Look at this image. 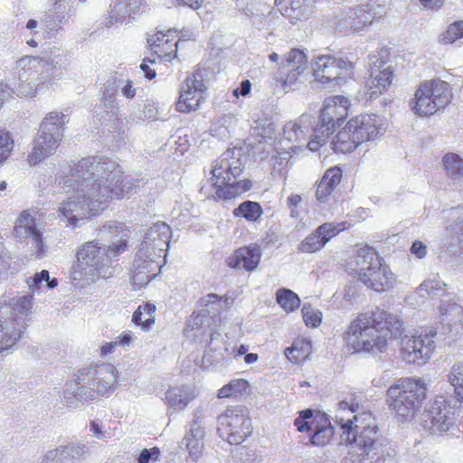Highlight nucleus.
<instances>
[{"instance_id": "6e6d98bb", "label": "nucleus", "mask_w": 463, "mask_h": 463, "mask_svg": "<svg viewBox=\"0 0 463 463\" xmlns=\"http://www.w3.org/2000/svg\"><path fill=\"white\" fill-rule=\"evenodd\" d=\"M463 37V21H457L451 24L447 31L441 35L440 42L444 44L453 43Z\"/></svg>"}, {"instance_id": "338daca9", "label": "nucleus", "mask_w": 463, "mask_h": 463, "mask_svg": "<svg viewBox=\"0 0 463 463\" xmlns=\"http://www.w3.org/2000/svg\"><path fill=\"white\" fill-rule=\"evenodd\" d=\"M102 102L106 109H110L109 112L112 114V116L118 115V106L117 102V98L114 93L109 92V90L104 91Z\"/></svg>"}, {"instance_id": "f3484780", "label": "nucleus", "mask_w": 463, "mask_h": 463, "mask_svg": "<svg viewBox=\"0 0 463 463\" xmlns=\"http://www.w3.org/2000/svg\"><path fill=\"white\" fill-rule=\"evenodd\" d=\"M206 86L203 82V74L196 71L189 75L180 90L179 99L176 102V109L180 112L195 110L204 99Z\"/></svg>"}, {"instance_id": "e433bc0d", "label": "nucleus", "mask_w": 463, "mask_h": 463, "mask_svg": "<svg viewBox=\"0 0 463 463\" xmlns=\"http://www.w3.org/2000/svg\"><path fill=\"white\" fill-rule=\"evenodd\" d=\"M236 8L246 16L254 20L255 23L261 24V18L266 12L271 14L266 4L257 2V0H236Z\"/></svg>"}, {"instance_id": "de8ad7c7", "label": "nucleus", "mask_w": 463, "mask_h": 463, "mask_svg": "<svg viewBox=\"0 0 463 463\" xmlns=\"http://www.w3.org/2000/svg\"><path fill=\"white\" fill-rule=\"evenodd\" d=\"M250 384L244 379H234L222 387L218 392L219 398H229L243 394L249 389Z\"/></svg>"}, {"instance_id": "79ce46f5", "label": "nucleus", "mask_w": 463, "mask_h": 463, "mask_svg": "<svg viewBox=\"0 0 463 463\" xmlns=\"http://www.w3.org/2000/svg\"><path fill=\"white\" fill-rule=\"evenodd\" d=\"M251 187V183L249 180H243L241 182L233 180L230 185L224 187L216 188V195L219 199H231L233 198L248 190Z\"/></svg>"}, {"instance_id": "13d9d810", "label": "nucleus", "mask_w": 463, "mask_h": 463, "mask_svg": "<svg viewBox=\"0 0 463 463\" xmlns=\"http://www.w3.org/2000/svg\"><path fill=\"white\" fill-rule=\"evenodd\" d=\"M334 435V427L330 424L326 427L317 429L311 437V443L316 446L326 445Z\"/></svg>"}, {"instance_id": "473e14b6", "label": "nucleus", "mask_w": 463, "mask_h": 463, "mask_svg": "<svg viewBox=\"0 0 463 463\" xmlns=\"http://www.w3.org/2000/svg\"><path fill=\"white\" fill-rule=\"evenodd\" d=\"M194 398L191 386L186 384L170 387L165 392V402L169 409L175 411L184 410Z\"/></svg>"}, {"instance_id": "6e6552de", "label": "nucleus", "mask_w": 463, "mask_h": 463, "mask_svg": "<svg viewBox=\"0 0 463 463\" xmlns=\"http://www.w3.org/2000/svg\"><path fill=\"white\" fill-rule=\"evenodd\" d=\"M349 100L344 96H333L325 99L320 113L319 123L313 129L312 138L307 143L311 151H317L324 146L336 124H340L348 115Z\"/></svg>"}, {"instance_id": "8fccbe9b", "label": "nucleus", "mask_w": 463, "mask_h": 463, "mask_svg": "<svg viewBox=\"0 0 463 463\" xmlns=\"http://www.w3.org/2000/svg\"><path fill=\"white\" fill-rule=\"evenodd\" d=\"M233 213L237 216L241 215L248 221L254 222L260 216L262 210L258 203L246 201L235 208Z\"/></svg>"}, {"instance_id": "c03bdc74", "label": "nucleus", "mask_w": 463, "mask_h": 463, "mask_svg": "<svg viewBox=\"0 0 463 463\" xmlns=\"http://www.w3.org/2000/svg\"><path fill=\"white\" fill-rule=\"evenodd\" d=\"M447 377L449 384L454 388L458 401L463 402V363L454 364Z\"/></svg>"}, {"instance_id": "cd10ccee", "label": "nucleus", "mask_w": 463, "mask_h": 463, "mask_svg": "<svg viewBox=\"0 0 463 463\" xmlns=\"http://www.w3.org/2000/svg\"><path fill=\"white\" fill-rule=\"evenodd\" d=\"M260 258V247L257 244H250L248 247L237 250L234 254L227 260V264L232 269H245L250 272L257 269Z\"/></svg>"}, {"instance_id": "2eb2a0df", "label": "nucleus", "mask_w": 463, "mask_h": 463, "mask_svg": "<svg viewBox=\"0 0 463 463\" xmlns=\"http://www.w3.org/2000/svg\"><path fill=\"white\" fill-rule=\"evenodd\" d=\"M17 69L19 70L17 78L12 75L0 82V104L14 94L27 98L34 96L37 91L38 82L32 71Z\"/></svg>"}, {"instance_id": "a18cd8bd", "label": "nucleus", "mask_w": 463, "mask_h": 463, "mask_svg": "<svg viewBox=\"0 0 463 463\" xmlns=\"http://www.w3.org/2000/svg\"><path fill=\"white\" fill-rule=\"evenodd\" d=\"M446 216L449 218L453 223L449 224L447 229L453 233L458 242H463V211L461 208H451L445 212Z\"/></svg>"}, {"instance_id": "7ed1b4c3", "label": "nucleus", "mask_w": 463, "mask_h": 463, "mask_svg": "<svg viewBox=\"0 0 463 463\" xmlns=\"http://www.w3.org/2000/svg\"><path fill=\"white\" fill-rule=\"evenodd\" d=\"M403 321L398 315L376 307L360 313L354 318L344 334L348 350L380 356L387 352L392 339L402 337Z\"/></svg>"}, {"instance_id": "864d4df0", "label": "nucleus", "mask_w": 463, "mask_h": 463, "mask_svg": "<svg viewBox=\"0 0 463 463\" xmlns=\"http://www.w3.org/2000/svg\"><path fill=\"white\" fill-rule=\"evenodd\" d=\"M70 463H75L76 460L84 459L89 455V448L85 444H69L61 446Z\"/></svg>"}, {"instance_id": "37998d69", "label": "nucleus", "mask_w": 463, "mask_h": 463, "mask_svg": "<svg viewBox=\"0 0 463 463\" xmlns=\"http://www.w3.org/2000/svg\"><path fill=\"white\" fill-rule=\"evenodd\" d=\"M130 16L131 14L124 0H116L111 10L109 12V16L104 22V24L109 27L115 24H123Z\"/></svg>"}, {"instance_id": "09e8293b", "label": "nucleus", "mask_w": 463, "mask_h": 463, "mask_svg": "<svg viewBox=\"0 0 463 463\" xmlns=\"http://www.w3.org/2000/svg\"><path fill=\"white\" fill-rule=\"evenodd\" d=\"M284 66L287 69L307 70L308 60L306 53L299 49H292L286 55Z\"/></svg>"}, {"instance_id": "a211bd4d", "label": "nucleus", "mask_w": 463, "mask_h": 463, "mask_svg": "<svg viewBox=\"0 0 463 463\" xmlns=\"http://www.w3.org/2000/svg\"><path fill=\"white\" fill-rule=\"evenodd\" d=\"M162 257L163 255H159L156 251L137 250L131 266L133 283L139 287L148 284L159 273Z\"/></svg>"}, {"instance_id": "4be33fe9", "label": "nucleus", "mask_w": 463, "mask_h": 463, "mask_svg": "<svg viewBox=\"0 0 463 463\" xmlns=\"http://www.w3.org/2000/svg\"><path fill=\"white\" fill-rule=\"evenodd\" d=\"M76 9L72 0H55L51 13L44 15L43 23L47 33L53 37L62 31V25L69 24Z\"/></svg>"}, {"instance_id": "680f3d73", "label": "nucleus", "mask_w": 463, "mask_h": 463, "mask_svg": "<svg viewBox=\"0 0 463 463\" xmlns=\"http://www.w3.org/2000/svg\"><path fill=\"white\" fill-rule=\"evenodd\" d=\"M303 319L307 326L317 327L321 323L322 313L311 307L310 306H304L302 307Z\"/></svg>"}, {"instance_id": "5fc2aeb1", "label": "nucleus", "mask_w": 463, "mask_h": 463, "mask_svg": "<svg viewBox=\"0 0 463 463\" xmlns=\"http://www.w3.org/2000/svg\"><path fill=\"white\" fill-rule=\"evenodd\" d=\"M173 39L167 36L166 40L162 43V46L157 47L153 52L157 55L160 59H165V61H171L173 58L176 57L178 42L171 43Z\"/></svg>"}, {"instance_id": "4468645a", "label": "nucleus", "mask_w": 463, "mask_h": 463, "mask_svg": "<svg viewBox=\"0 0 463 463\" xmlns=\"http://www.w3.org/2000/svg\"><path fill=\"white\" fill-rule=\"evenodd\" d=\"M311 68L317 82L324 86H330L337 82L344 71H351L354 64L350 61L331 55H317L311 61Z\"/></svg>"}, {"instance_id": "b1692460", "label": "nucleus", "mask_w": 463, "mask_h": 463, "mask_svg": "<svg viewBox=\"0 0 463 463\" xmlns=\"http://www.w3.org/2000/svg\"><path fill=\"white\" fill-rule=\"evenodd\" d=\"M171 229L165 222H156L144 232L138 250H150L162 255L168 248Z\"/></svg>"}, {"instance_id": "20e7f679", "label": "nucleus", "mask_w": 463, "mask_h": 463, "mask_svg": "<svg viewBox=\"0 0 463 463\" xmlns=\"http://www.w3.org/2000/svg\"><path fill=\"white\" fill-rule=\"evenodd\" d=\"M99 234L111 241L107 248L91 241L82 244L77 251L75 272L87 282L114 276L116 269L111 264L126 251L130 231L122 223L110 222L102 226Z\"/></svg>"}, {"instance_id": "603ef678", "label": "nucleus", "mask_w": 463, "mask_h": 463, "mask_svg": "<svg viewBox=\"0 0 463 463\" xmlns=\"http://www.w3.org/2000/svg\"><path fill=\"white\" fill-rule=\"evenodd\" d=\"M445 287L446 284L444 282L434 277L433 279H428L424 280L419 287V292L422 297H424V295L421 293L423 291H425L428 296H439L443 295L445 292Z\"/></svg>"}, {"instance_id": "a19ab883", "label": "nucleus", "mask_w": 463, "mask_h": 463, "mask_svg": "<svg viewBox=\"0 0 463 463\" xmlns=\"http://www.w3.org/2000/svg\"><path fill=\"white\" fill-rule=\"evenodd\" d=\"M155 311L156 307L153 304L147 303L143 306H139L133 314L132 321L143 330L147 331L155 323Z\"/></svg>"}, {"instance_id": "c756f323", "label": "nucleus", "mask_w": 463, "mask_h": 463, "mask_svg": "<svg viewBox=\"0 0 463 463\" xmlns=\"http://www.w3.org/2000/svg\"><path fill=\"white\" fill-rule=\"evenodd\" d=\"M32 298L29 295L14 298L11 301L12 311L8 316H3L5 320L11 321L14 329H21V337L26 329L25 318L32 308Z\"/></svg>"}, {"instance_id": "dca6fc26", "label": "nucleus", "mask_w": 463, "mask_h": 463, "mask_svg": "<svg viewBox=\"0 0 463 463\" xmlns=\"http://www.w3.org/2000/svg\"><path fill=\"white\" fill-rule=\"evenodd\" d=\"M16 67L31 70L40 88H49L56 84L62 76L61 71L51 59L24 56L16 62Z\"/></svg>"}, {"instance_id": "3c124183", "label": "nucleus", "mask_w": 463, "mask_h": 463, "mask_svg": "<svg viewBox=\"0 0 463 463\" xmlns=\"http://www.w3.org/2000/svg\"><path fill=\"white\" fill-rule=\"evenodd\" d=\"M43 282H46L49 288H54L58 285L56 279H50L49 271L45 269L27 280L28 287L33 293L41 289Z\"/></svg>"}, {"instance_id": "69168bd1", "label": "nucleus", "mask_w": 463, "mask_h": 463, "mask_svg": "<svg viewBox=\"0 0 463 463\" xmlns=\"http://www.w3.org/2000/svg\"><path fill=\"white\" fill-rule=\"evenodd\" d=\"M158 111L157 108L149 102H145L143 109L136 115V117L141 120H152L157 118Z\"/></svg>"}, {"instance_id": "f8f14e48", "label": "nucleus", "mask_w": 463, "mask_h": 463, "mask_svg": "<svg viewBox=\"0 0 463 463\" xmlns=\"http://www.w3.org/2000/svg\"><path fill=\"white\" fill-rule=\"evenodd\" d=\"M218 433L230 444L238 445L252 432L251 420L245 410L239 407L228 408L219 416Z\"/></svg>"}, {"instance_id": "bf43d9fd", "label": "nucleus", "mask_w": 463, "mask_h": 463, "mask_svg": "<svg viewBox=\"0 0 463 463\" xmlns=\"http://www.w3.org/2000/svg\"><path fill=\"white\" fill-rule=\"evenodd\" d=\"M14 147V141L9 134L0 128V163L5 161L11 154Z\"/></svg>"}, {"instance_id": "0eeeda50", "label": "nucleus", "mask_w": 463, "mask_h": 463, "mask_svg": "<svg viewBox=\"0 0 463 463\" xmlns=\"http://www.w3.org/2000/svg\"><path fill=\"white\" fill-rule=\"evenodd\" d=\"M67 117L63 113L52 111L43 119L33 151L28 155V163L35 165L51 156L57 150L63 137V127Z\"/></svg>"}, {"instance_id": "4c0bfd02", "label": "nucleus", "mask_w": 463, "mask_h": 463, "mask_svg": "<svg viewBox=\"0 0 463 463\" xmlns=\"http://www.w3.org/2000/svg\"><path fill=\"white\" fill-rule=\"evenodd\" d=\"M228 305V298L222 299L216 294H208L205 297L201 298L199 300V310L200 316H211L215 317L219 315Z\"/></svg>"}, {"instance_id": "6ab92c4d", "label": "nucleus", "mask_w": 463, "mask_h": 463, "mask_svg": "<svg viewBox=\"0 0 463 463\" xmlns=\"http://www.w3.org/2000/svg\"><path fill=\"white\" fill-rule=\"evenodd\" d=\"M349 128L354 131V137L362 145L382 137L387 129V122L378 115L364 114L350 119Z\"/></svg>"}, {"instance_id": "052dcab7", "label": "nucleus", "mask_w": 463, "mask_h": 463, "mask_svg": "<svg viewBox=\"0 0 463 463\" xmlns=\"http://www.w3.org/2000/svg\"><path fill=\"white\" fill-rule=\"evenodd\" d=\"M313 411L310 409L301 411L299 412V416L295 419L294 425L297 427L298 430L300 432L308 431L312 429V425L314 423L313 420Z\"/></svg>"}, {"instance_id": "f257e3e1", "label": "nucleus", "mask_w": 463, "mask_h": 463, "mask_svg": "<svg viewBox=\"0 0 463 463\" xmlns=\"http://www.w3.org/2000/svg\"><path fill=\"white\" fill-rule=\"evenodd\" d=\"M65 187L71 193L61 203L59 216L74 227L99 214L114 200H122L137 185V181L124 175L121 166L104 156H88L68 166Z\"/></svg>"}, {"instance_id": "2f4dec72", "label": "nucleus", "mask_w": 463, "mask_h": 463, "mask_svg": "<svg viewBox=\"0 0 463 463\" xmlns=\"http://www.w3.org/2000/svg\"><path fill=\"white\" fill-rule=\"evenodd\" d=\"M341 178L342 170L337 166L331 167L325 172L317 184L316 192L317 203L324 204L329 203L333 192L340 184Z\"/></svg>"}, {"instance_id": "58836bf2", "label": "nucleus", "mask_w": 463, "mask_h": 463, "mask_svg": "<svg viewBox=\"0 0 463 463\" xmlns=\"http://www.w3.org/2000/svg\"><path fill=\"white\" fill-rule=\"evenodd\" d=\"M312 346L310 341L305 338L296 339L291 346L285 350L287 358L296 364L304 362L311 354Z\"/></svg>"}, {"instance_id": "72a5a7b5", "label": "nucleus", "mask_w": 463, "mask_h": 463, "mask_svg": "<svg viewBox=\"0 0 463 463\" xmlns=\"http://www.w3.org/2000/svg\"><path fill=\"white\" fill-rule=\"evenodd\" d=\"M359 140L354 137V131L349 128V121L333 138L332 149L335 152L349 153L360 146Z\"/></svg>"}, {"instance_id": "774afa93", "label": "nucleus", "mask_w": 463, "mask_h": 463, "mask_svg": "<svg viewBox=\"0 0 463 463\" xmlns=\"http://www.w3.org/2000/svg\"><path fill=\"white\" fill-rule=\"evenodd\" d=\"M90 431L99 439L107 440L111 438L110 433L104 430L102 425L96 420L90 421Z\"/></svg>"}, {"instance_id": "423d86ee", "label": "nucleus", "mask_w": 463, "mask_h": 463, "mask_svg": "<svg viewBox=\"0 0 463 463\" xmlns=\"http://www.w3.org/2000/svg\"><path fill=\"white\" fill-rule=\"evenodd\" d=\"M427 387L421 379L402 378L386 391V402L401 422L411 421L426 398Z\"/></svg>"}, {"instance_id": "393cba45", "label": "nucleus", "mask_w": 463, "mask_h": 463, "mask_svg": "<svg viewBox=\"0 0 463 463\" xmlns=\"http://www.w3.org/2000/svg\"><path fill=\"white\" fill-rule=\"evenodd\" d=\"M363 284L377 291L383 292L392 288L396 284V276L392 273L389 266L381 259L375 269L363 277Z\"/></svg>"}, {"instance_id": "ea45409f", "label": "nucleus", "mask_w": 463, "mask_h": 463, "mask_svg": "<svg viewBox=\"0 0 463 463\" xmlns=\"http://www.w3.org/2000/svg\"><path fill=\"white\" fill-rule=\"evenodd\" d=\"M443 165L446 175L454 183L463 179V159L457 154L448 153L443 156Z\"/></svg>"}, {"instance_id": "f704fd0d", "label": "nucleus", "mask_w": 463, "mask_h": 463, "mask_svg": "<svg viewBox=\"0 0 463 463\" xmlns=\"http://www.w3.org/2000/svg\"><path fill=\"white\" fill-rule=\"evenodd\" d=\"M21 339V329H14L11 321L0 315V354L11 350Z\"/></svg>"}, {"instance_id": "c85d7f7f", "label": "nucleus", "mask_w": 463, "mask_h": 463, "mask_svg": "<svg viewBox=\"0 0 463 463\" xmlns=\"http://www.w3.org/2000/svg\"><path fill=\"white\" fill-rule=\"evenodd\" d=\"M314 118L308 114L301 115L297 120L288 122L283 129V137L295 147H299L309 136Z\"/></svg>"}, {"instance_id": "bb28decb", "label": "nucleus", "mask_w": 463, "mask_h": 463, "mask_svg": "<svg viewBox=\"0 0 463 463\" xmlns=\"http://www.w3.org/2000/svg\"><path fill=\"white\" fill-rule=\"evenodd\" d=\"M338 232L339 230L332 223H324L300 242L298 250L305 253L317 252Z\"/></svg>"}, {"instance_id": "c9c22d12", "label": "nucleus", "mask_w": 463, "mask_h": 463, "mask_svg": "<svg viewBox=\"0 0 463 463\" xmlns=\"http://www.w3.org/2000/svg\"><path fill=\"white\" fill-rule=\"evenodd\" d=\"M439 309L440 315L446 317L449 321H452L456 317H459V323L454 322L453 330L456 335H459V338L463 339L462 307L455 302H450L449 299H441Z\"/></svg>"}, {"instance_id": "5701e85b", "label": "nucleus", "mask_w": 463, "mask_h": 463, "mask_svg": "<svg viewBox=\"0 0 463 463\" xmlns=\"http://www.w3.org/2000/svg\"><path fill=\"white\" fill-rule=\"evenodd\" d=\"M381 259L373 248L362 247L349 257L346 261V270L362 282L364 274L367 276L372 269H375V265H378Z\"/></svg>"}, {"instance_id": "aec40b11", "label": "nucleus", "mask_w": 463, "mask_h": 463, "mask_svg": "<svg viewBox=\"0 0 463 463\" xmlns=\"http://www.w3.org/2000/svg\"><path fill=\"white\" fill-rule=\"evenodd\" d=\"M14 232L17 237L31 240L36 259H42L46 255L48 248L44 244L43 232L39 228L36 219L31 213L28 212L21 213L14 226Z\"/></svg>"}, {"instance_id": "49530a36", "label": "nucleus", "mask_w": 463, "mask_h": 463, "mask_svg": "<svg viewBox=\"0 0 463 463\" xmlns=\"http://www.w3.org/2000/svg\"><path fill=\"white\" fill-rule=\"evenodd\" d=\"M278 304L287 312H292L300 305L298 296L290 289L280 288L276 293Z\"/></svg>"}, {"instance_id": "0e129e2a", "label": "nucleus", "mask_w": 463, "mask_h": 463, "mask_svg": "<svg viewBox=\"0 0 463 463\" xmlns=\"http://www.w3.org/2000/svg\"><path fill=\"white\" fill-rule=\"evenodd\" d=\"M160 458V450L157 447L144 449L137 458L138 463H154Z\"/></svg>"}, {"instance_id": "39448f33", "label": "nucleus", "mask_w": 463, "mask_h": 463, "mask_svg": "<svg viewBox=\"0 0 463 463\" xmlns=\"http://www.w3.org/2000/svg\"><path fill=\"white\" fill-rule=\"evenodd\" d=\"M116 383V368L101 364L80 373L75 380L66 383L62 400L70 409L81 408L85 402L105 395Z\"/></svg>"}, {"instance_id": "ddd939ff", "label": "nucleus", "mask_w": 463, "mask_h": 463, "mask_svg": "<svg viewBox=\"0 0 463 463\" xmlns=\"http://www.w3.org/2000/svg\"><path fill=\"white\" fill-rule=\"evenodd\" d=\"M457 403V402H455ZM456 404L444 397H438L430 402L422 414V425L431 434L440 435L453 426Z\"/></svg>"}, {"instance_id": "7c9ffc66", "label": "nucleus", "mask_w": 463, "mask_h": 463, "mask_svg": "<svg viewBox=\"0 0 463 463\" xmlns=\"http://www.w3.org/2000/svg\"><path fill=\"white\" fill-rule=\"evenodd\" d=\"M374 13L369 5L351 9L340 21L343 29L360 32L371 24L374 19Z\"/></svg>"}, {"instance_id": "9d476101", "label": "nucleus", "mask_w": 463, "mask_h": 463, "mask_svg": "<svg viewBox=\"0 0 463 463\" xmlns=\"http://www.w3.org/2000/svg\"><path fill=\"white\" fill-rule=\"evenodd\" d=\"M450 86L441 80H424L414 94L412 110L419 117H428L444 109L451 101Z\"/></svg>"}, {"instance_id": "a878e982", "label": "nucleus", "mask_w": 463, "mask_h": 463, "mask_svg": "<svg viewBox=\"0 0 463 463\" xmlns=\"http://www.w3.org/2000/svg\"><path fill=\"white\" fill-rule=\"evenodd\" d=\"M204 428L203 426V418L197 411L194 415L193 422L189 431L182 440V446H184L190 458L197 461L202 456L203 449Z\"/></svg>"}, {"instance_id": "4d7b16f0", "label": "nucleus", "mask_w": 463, "mask_h": 463, "mask_svg": "<svg viewBox=\"0 0 463 463\" xmlns=\"http://www.w3.org/2000/svg\"><path fill=\"white\" fill-rule=\"evenodd\" d=\"M288 73L286 78L283 80V85L285 88H288L289 90H295L298 87L299 84L303 83L306 79V71L307 70H298L294 71V69H287Z\"/></svg>"}, {"instance_id": "9b49d317", "label": "nucleus", "mask_w": 463, "mask_h": 463, "mask_svg": "<svg viewBox=\"0 0 463 463\" xmlns=\"http://www.w3.org/2000/svg\"><path fill=\"white\" fill-rule=\"evenodd\" d=\"M437 332L433 329L415 331L401 341V354L408 364H423L431 357L436 348Z\"/></svg>"}, {"instance_id": "1a4fd4ad", "label": "nucleus", "mask_w": 463, "mask_h": 463, "mask_svg": "<svg viewBox=\"0 0 463 463\" xmlns=\"http://www.w3.org/2000/svg\"><path fill=\"white\" fill-rule=\"evenodd\" d=\"M241 150L237 148L226 150L215 162L211 173V179L201 187L200 193L205 198L218 200L216 188L230 185L242 172Z\"/></svg>"}, {"instance_id": "e2e57ef3", "label": "nucleus", "mask_w": 463, "mask_h": 463, "mask_svg": "<svg viewBox=\"0 0 463 463\" xmlns=\"http://www.w3.org/2000/svg\"><path fill=\"white\" fill-rule=\"evenodd\" d=\"M40 463H70L61 446L54 449L48 450L42 458Z\"/></svg>"}, {"instance_id": "f03ea898", "label": "nucleus", "mask_w": 463, "mask_h": 463, "mask_svg": "<svg viewBox=\"0 0 463 463\" xmlns=\"http://www.w3.org/2000/svg\"><path fill=\"white\" fill-rule=\"evenodd\" d=\"M358 405L345 401L338 403L335 422L349 443L354 463H394V450L381 442L375 419L370 411L357 412Z\"/></svg>"}, {"instance_id": "412c9836", "label": "nucleus", "mask_w": 463, "mask_h": 463, "mask_svg": "<svg viewBox=\"0 0 463 463\" xmlns=\"http://www.w3.org/2000/svg\"><path fill=\"white\" fill-rule=\"evenodd\" d=\"M368 66L370 75L365 85L366 94L370 99H375L391 85L392 71L388 67L383 68L384 61L377 54L368 56Z\"/></svg>"}]
</instances>
